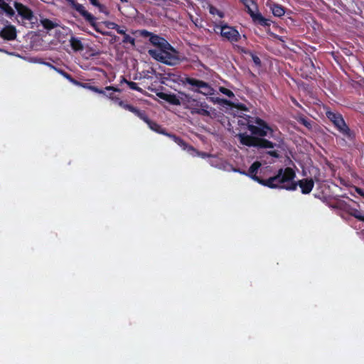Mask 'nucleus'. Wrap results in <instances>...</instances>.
<instances>
[{
    "label": "nucleus",
    "instance_id": "a878e982",
    "mask_svg": "<svg viewBox=\"0 0 364 364\" xmlns=\"http://www.w3.org/2000/svg\"><path fill=\"white\" fill-rule=\"evenodd\" d=\"M122 42L124 43H130L132 46L135 45V39L133 37L130 36L129 34H127V33L123 36Z\"/></svg>",
    "mask_w": 364,
    "mask_h": 364
},
{
    "label": "nucleus",
    "instance_id": "ddd939ff",
    "mask_svg": "<svg viewBox=\"0 0 364 364\" xmlns=\"http://www.w3.org/2000/svg\"><path fill=\"white\" fill-rule=\"evenodd\" d=\"M149 41L157 48V49H150L149 50L163 51L164 49L171 48V44L165 38L156 34L151 35Z\"/></svg>",
    "mask_w": 364,
    "mask_h": 364
},
{
    "label": "nucleus",
    "instance_id": "423d86ee",
    "mask_svg": "<svg viewBox=\"0 0 364 364\" xmlns=\"http://www.w3.org/2000/svg\"><path fill=\"white\" fill-rule=\"evenodd\" d=\"M180 81L183 85H188V89L194 92H198L205 96L213 95L215 94V90L212 86L201 80L185 75L181 78Z\"/></svg>",
    "mask_w": 364,
    "mask_h": 364
},
{
    "label": "nucleus",
    "instance_id": "58836bf2",
    "mask_svg": "<svg viewBox=\"0 0 364 364\" xmlns=\"http://www.w3.org/2000/svg\"><path fill=\"white\" fill-rule=\"evenodd\" d=\"M129 82V81L127 80L124 76H122V79H121V81H120L121 83L124 82V83H126L127 85V82Z\"/></svg>",
    "mask_w": 364,
    "mask_h": 364
},
{
    "label": "nucleus",
    "instance_id": "412c9836",
    "mask_svg": "<svg viewBox=\"0 0 364 364\" xmlns=\"http://www.w3.org/2000/svg\"><path fill=\"white\" fill-rule=\"evenodd\" d=\"M270 8H271L272 12L274 16L282 17L285 14L284 8L279 4H273Z\"/></svg>",
    "mask_w": 364,
    "mask_h": 364
},
{
    "label": "nucleus",
    "instance_id": "6ab92c4d",
    "mask_svg": "<svg viewBox=\"0 0 364 364\" xmlns=\"http://www.w3.org/2000/svg\"><path fill=\"white\" fill-rule=\"evenodd\" d=\"M0 9L9 17H12L15 14L14 9L4 0H0Z\"/></svg>",
    "mask_w": 364,
    "mask_h": 364
},
{
    "label": "nucleus",
    "instance_id": "0eeeda50",
    "mask_svg": "<svg viewBox=\"0 0 364 364\" xmlns=\"http://www.w3.org/2000/svg\"><path fill=\"white\" fill-rule=\"evenodd\" d=\"M240 1L245 6L247 13L255 24L264 27L270 26V20L264 18L258 11V5L256 0H240Z\"/></svg>",
    "mask_w": 364,
    "mask_h": 364
},
{
    "label": "nucleus",
    "instance_id": "c9c22d12",
    "mask_svg": "<svg viewBox=\"0 0 364 364\" xmlns=\"http://www.w3.org/2000/svg\"><path fill=\"white\" fill-rule=\"evenodd\" d=\"M355 191L358 194L364 198V191L362 188L355 187Z\"/></svg>",
    "mask_w": 364,
    "mask_h": 364
},
{
    "label": "nucleus",
    "instance_id": "6e6552de",
    "mask_svg": "<svg viewBox=\"0 0 364 364\" xmlns=\"http://www.w3.org/2000/svg\"><path fill=\"white\" fill-rule=\"evenodd\" d=\"M148 53L154 59L168 65H176L181 61L178 52L172 46L163 51L149 50Z\"/></svg>",
    "mask_w": 364,
    "mask_h": 364
},
{
    "label": "nucleus",
    "instance_id": "9d476101",
    "mask_svg": "<svg viewBox=\"0 0 364 364\" xmlns=\"http://www.w3.org/2000/svg\"><path fill=\"white\" fill-rule=\"evenodd\" d=\"M297 186L301 188V192L304 194H309L314 187V181L311 178H306L298 181L292 180L289 186H286L285 190L287 191H296Z\"/></svg>",
    "mask_w": 364,
    "mask_h": 364
},
{
    "label": "nucleus",
    "instance_id": "473e14b6",
    "mask_svg": "<svg viewBox=\"0 0 364 364\" xmlns=\"http://www.w3.org/2000/svg\"><path fill=\"white\" fill-rule=\"evenodd\" d=\"M252 60H253V62H254L256 65H260V64H261V60H260V59H259V58L258 56L253 55H252Z\"/></svg>",
    "mask_w": 364,
    "mask_h": 364
},
{
    "label": "nucleus",
    "instance_id": "c756f323",
    "mask_svg": "<svg viewBox=\"0 0 364 364\" xmlns=\"http://www.w3.org/2000/svg\"><path fill=\"white\" fill-rule=\"evenodd\" d=\"M115 30L119 34H122L123 36L126 34V29H125V28L124 27L122 28L118 24H117V27L115 28Z\"/></svg>",
    "mask_w": 364,
    "mask_h": 364
},
{
    "label": "nucleus",
    "instance_id": "20e7f679",
    "mask_svg": "<svg viewBox=\"0 0 364 364\" xmlns=\"http://www.w3.org/2000/svg\"><path fill=\"white\" fill-rule=\"evenodd\" d=\"M117 100L118 102V105L119 107L134 113L139 119H141L145 123H146L147 125L149 126V127L151 130L154 131L155 132H157L159 134H161L166 136V134H167L166 129L161 127V126H160L156 122L151 120L149 118V117L147 116V114L144 110H140V109H137L136 107H134L133 105L128 104V103L125 102L124 101L120 100L119 98H117Z\"/></svg>",
    "mask_w": 364,
    "mask_h": 364
},
{
    "label": "nucleus",
    "instance_id": "7c9ffc66",
    "mask_svg": "<svg viewBox=\"0 0 364 364\" xmlns=\"http://www.w3.org/2000/svg\"><path fill=\"white\" fill-rule=\"evenodd\" d=\"M38 62L39 63L43 64V65H46V66L49 67L50 68H51L53 70H54L55 68V66L53 65V64H51L50 63H48V62H45L42 59L39 60Z\"/></svg>",
    "mask_w": 364,
    "mask_h": 364
},
{
    "label": "nucleus",
    "instance_id": "7ed1b4c3",
    "mask_svg": "<svg viewBox=\"0 0 364 364\" xmlns=\"http://www.w3.org/2000/svg\"><path fill=\"white\" fill-rule=\"evenodd\" d=\"M182 105L185 109H188L191 114H198L203 117H210V106L205 102L193 97L190 94L184 92L182 94Z\"/></svg>",
    "mask_w": 364,
    "mask_h": 364
},
{
    "label": "nucleus",
    "instance_id": "79ce46f5",
    "mask_svg": "<svg viewBox=\"0 0 364 364\" xmlns=\"http://www.w3.org/2000/svg\"><path fill=\"white\" fill-rule=\"evenodd\" d=\"M119 1H120L121 2H126V3H127V2H128V1H127V0H119Z\"/></svg>",
    "mask_w": 364,
    "mask_h": 364
},
{
    "label": "nucleus",
    "instance_id": "bb28decb",
    "mask_svg": "<svg viewBox=\"0 0 364 364\" xmlns=\"http://www.w3.org/2000/svg\"><path fill=\"white\" fill-rule=\"evenodd\" d=\"M63 76L66 78L67 80H68L70 82H72L73 85H78L80 84V82L75 79H74L70 74H69L68 73L65 72V73L63 74Z\"/></svg>",
    "mask_w": 364,
    "mask_h": 364
},
{
    "label": "nucleus",
    "instance_id": "a211bd4d",
    "mask_svg": "<svg viewBox=\"0 0 364 364\" xmlns=\"http://www.w3.org/2000/svg\"><path fill=\"white\" fill-rule=\"evenodd\" d=\"M90 3L98 9L99 12L104 14L105 16L109 15V11L107 6L100 2V0H89Z\"/></svg>",
    "mask_w": 364,
    "mask_h": 364
},
{
    "label": "nucleus",
    "instance_id": "5701e85b",
    "mask_svg": "<svg viewBox=\"0 0 364 364\" xmlns=\"http://www.w3.org/2000/svg\"><path fill=\"white\" fill-rule=\"evenodd\" d=\"M90 90L93 91L98 94H102L104 95H106L105 91L104 90L100 89L97 87H95L94 85H91V87H90ZM107 96L109 97V98L112 99V100H114L118 104V102L117 100V97H113L112 94H109V95H107Z\"/></svg>",
    "mask_w": 364,
    "mask_h": 364
},
{
    "label": "nucleus",
    "instance_id": "4468645a",
    "mask_svg": "<svg viewBox=\"0 0 364 364\" xmlns=\"http://www.w3.org/2000/svg\"><path fill=\"white\" fill-rule=\"evenodd\" d=\"M261 166V163L259 161H255L249 168V170L247 172L245 171H240V169H235L234 171L236 172H239L241 174L250 177L254 181H257L260 184V181H262V178L259 177L257 173L258 171V169Z\"/></svg>",
    "mask_w": 364,
    "mask_h": 364
},
{
    "label": "nucleus",
    "instance_id": "9b49d317",
    "mask_svg": "<svg viewBox=\"0 0 364 364\" xmlns=\"http://www.w3.org/2000/svg\"><path fill=\"white\" fill-rule=\"evenodd\" d=\"M182 94H184V92H178V95L173 93H166L164 92H156V96L160 99L165 100L173 105H182L183 97Z\"/></svg>",
    "mask_w": 364,
    "mask_h": 364
},
{
    "label": "nucleus",
    "instance_id": "e433bc0d",
    "mask_svg": "<svg viewBox=\"0 0 364 364\" xmlns=\"http://www.w3.org/2000/svg\"><path fill=\"white\" fill-rule=\"evenodd\" d=\"M301 123L306 127H309L311 126L310 122H308L306 119H302Z\"/></svg>",
    "mask_w": 364,
    "mask_h": 364
},
{
    "label": "nucleus",
    "instance_id": "f03ea898",
    "mask_svg": "<svg viewBox=\"0 0 364 364\" xmlns=\"http://www.w3.org/2000/svg\"><path fill=\"white\" fill-rule=\"evenodd\" d=\"M296 177L295 171L290 167L279 168L275 176L267 179H262L260 184L270 188L285 189Z\"/></svg>",
    "mask_w": 364,
    "mask_h": 364
},
{
    "label": "nucleus",
    "instance_id": "ea45409f",
    "mask_svg": "<svg viewBox=\"0 0 364 364\" xmlns=\"http://www.w3.org/2000/svg\"><path fill=\"white\" fill-rule=\"evenodd\" d=\"M276 38H277L278 40H279L282 42L284 41L282 36H276Z\"/></svg>",
    "mask_w": 364,
    "mask_h": 364
},
{
    "label": "nucleus",
    "instance_id": "393cba45",
    "mask_svg": "<svg viewBox=\"0 0 364 364\" xmlns=\"http://www.w3.org/2000/svg\"><path fill=\"white\" fill-rule=\"evenodd\" d=\"M127 85L129 86V87L131 89V90H136V91H138L142 94H144L145 92L143 90L142 88L139 87L138 86V85L134 82H132V81H129V82H127Z\"/></svg>",
    "mask_w": 364,
    "mask_h": 364
},
{
    "label": "nucleus",
    "instance_id": "a19ab883",
    "mask_svg": "<svg viewBox=\"0 0 364 364\" xmlns=\"http://www.w3.org/2000/svg\"><path fill=\"white\" fill-rule=\"evenodd\" d=\"M292 102L294 103L295 105L300 107L299 104L296 102V100L294 98L292 99Z\"/></svg>",
    "mask_w": 364,
    "mask_h": 364
},
{
    "label": "nucleus",
    "instance_id": "72a5a7b5",
    "mask_svg": "<svg viewBox=\"0 0 364 364\" xmlns=\"http://www.w3.org/2000/svg\"><path fill=\"white\" fill-rule=\"evenodd\" d=\"M77 85L90 90V87H91L92 85H90L89 83H85V82H80V84H78Z\"/></svg>",
    "mask_w": 364,
    "mask_h": 364
},
{
    "label": "nucleus",
    "instance_id": "2eb2a0df",
    "mask_svg": "<svg viewBox=\"0 0 364 364\" xmlns=\"http://www.w3.org/2000/svg\"><path fill=\"white\" fill-rule=\"evenodd\" d=\"M17 31L14 25L8 24L0 31V38L6 41H14L16 38Z\"/></svg>",
    "mask_w": 364,
    "mask_h": 364
},
{
    "label": "nucleus",
    "instance_id": "dca6fc26",
    "mask_svg": "<svg viewBox=\"0 0 364 364\" xmlns=\"http://www.w3.org/2000/svg\"><path fill=\"white\" fill-rule=\"evenodd\" d=\"M166 136L169 137L172 139L175 143H176L178 146H180L183 149H188V151H195L196 149L191 145H188L183 139L176 136L174 134L168 133L166 134Z\"/></svg>",
    "mask_w": 364,
    "mask_h": 364
},
{
    "label": "nucleus",
    "instance_id": "f8f14e48",
    "mask_svg": "<svg viewBox=\"0 0 364 364\" xmlns=\"http://www.w3.org/2000/svg\"><path fill=\"white\" fill-rule=\"evenodd\" d=\"M14 7L18 15H20L23 19L28 20L31 23H33V20L37 19L32 10L22 3L15 1Z\"/></svg>",
    "mask_w": 364,
    "mask_h": 364
},
{
    "label": "nucleus",
    "instance_id": "4c0bfd02",
    "mask_svg": "<svg viewBox=\"0 0 364 364\" xmlns=\"http://www.w3.org/2000/svg\"><path fill=\"white\" fill-rule=\"evenodd\" d=\"M54 70H55L58 73L60 74L62 76H63V74L65 73V70H63L60 68H58L57 67L55 68Z\"/></svg>",
    "mask_w": 364,
    "mask_h": 364
},
{
    "label": "nucleus",
    "instance_id": "b1692460",
    "mask_svg": "<svg viewBox=\"0 0 364 364\" xmlns=\"http://www.w3.org/2000/svg\"><path fill=\"white\" fill-rule=\"evenodd\" d=\"M208 10L209 13L212 15H218L221 18L224 17V13L213 5H209Z\"/></svg>",
    "mask_w": 364,
    "mask_h": 364
},
{
    "label": "nucleus",
    "instance_id": "aec40b11",
    "mask_svg": "<svg viewBox=\"0 0 364 364\" xmlns=\"http://www.w3.org/2000/svg\"><path fill=\"white\" fill-rule=\"evenodd\" d=\"M70 43L71 48L75 51H80V50H83V48H84L81 41L78 38L72 36L70 39Z\"/></svg>",
    "mask_w": 364,
    "mask_h": 364
},
{
    "label": "nucleus",
    "instance_id": "cd10ccee",
    "mask_svg": "<svg viewBox=\"0 0 364 364\" xmlns=\"http://www.w3.org/2000/svg\"><path fill=\"white\" fill-rule=\"evenodd\" d=\"M220 91L223 94L225 95L226 96H228V97H234V94H233V92H232L230 90H229V89H228V88H225V87H220Z\"/></svg>",
    "mask_w": 364,
    "mask_h": 364
},
{
    "label": "nucleus",
    "instance_id": "2f4dec72",
    "mask_svg": "<svg viewBox=\"0 0 364 364\" xmlns=\"http://www.w3.org/2000/svg\"><path fill=\"white\" fill-rule=\"evenodd\" d=\"M141 34L142 36L144 37H149V38H151V35H154V33L146 31V30H142L141 31Z\"/></svg>",
    "mask_w": 364,
    "mask_h": 364
},
{
    "label": "nucleus",
    "instance_id": "1a4fd4ad",
    "mask_svg": "<svg viewBox=\"0 0 364 364\" xmlns=\"http://www.w3.org/2000/svg\"><path fill=\"white\" fill-rule=\"evenodd\" d=\"M214 31L216 33H220L224 40L232 43H237L240 39V34L238 31L235 27L228 26L224 22L215 25Z\"/></svg>",
    "mask_w": 364,
    "mask_h": 364
},
{
    "label": "nucleus",
    "instance_id": "f704fd0d",
    "mask_svg": "<svg viewBox=\"0 0 364 364\" xmlns=\"http://www.w3.org/2000/svg\"><path fill=\"white\" fill-rule=\"evenodd\" d=\"M105 89L107 91L112 90L114 92H120V90L119 88L114 87L113 86H107Z\"/></svg>",
    "mask_w": 364,
    "mask_h": 364
},
{
    "label": "nucleus",
    "instance_id": "4be33fe9",
    "mask_svg": "<svg viewBox=\"0 0 364 364\" xmlns=\"http://www.w3.org/2000/svg\"><path fill=\"white\" fill-rule=\"evenodd\" d=\"M41 23L43 26L44 28L47 30H52L55 28L58 24L52 21L48 18H43L41 20Z\"/></svg>",
    "mask_w": 364,
    "mask_h": 364
},
{
    "label": "nucleus",
    "instance_id": "f3484780",
    "mask_svg": "<svg viewBox=\"0 0 364 364\" xmlns=\"http://www.w3.org/2000/svg\"><path fill=\"white\" fill-rule=\"evenodd\" d=\"M346 210L350 215L358 219L359 221L364 222V214L361 210L353 208L349 205H346Z\"/></svg>",
    "mask_w": 364,
    "mask_h": 364
},
{
    "label": "nucleus",
    "instance_id": "f257e3e1",
    "mask_svg": "<svg viewBox=\"0 0 364 364\" xmlns=\"http://www.w3.org/2000/svg\"><path fill=\"white\" fill-rule=\"evenodd\" d=\"M245 124L251 134L243 132L236 135L242 145L255 147L257 149H270V150L267 151V154L275 159L281 158L279 151L273 149L275 147H280V144L274 143L265 138L277 139L275 135V130L272 127L259 117H252L250 116L246 119Z\"/></svg>",
    "mask_w": 364,
    "mask_h": 364
},
{
    "label": "nucleus",
    "instance_id": "c85d7f7f",
    "mask_svg": "<svg viewBox=\"0 0 364 364\" xmlns=\"http://www.w3.org/2000/svg\"><path fill=\"white\" fill-rule=\"evenodd\" d=\"M102 23L104 24L106 28L109 29H115L117 27V24L112 21H105L102 22Z\"/></svg>",
    "mask_w": 364,
    "mask_h": 364
},
{
    "label": "nucleus",
    "instance_id": "39448f33",
    "mask_svg": "<svg viewBox=\"0 0 364 364\" xmlns=\"http://www.w3.org/2000/svg\"><path fill=\"white\" fill-rule=\"evenodd\" d=\"M326 117L333 123L336 129L348 141H354L355 139V132L351 130L346 123L342 114L334 112L329 109L326 110Z\"/></svg>",
    "mask_w": 364,
    "mask_h": 364
}]
</instances>
